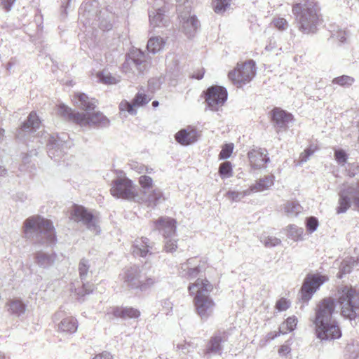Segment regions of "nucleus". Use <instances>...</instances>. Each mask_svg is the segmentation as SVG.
I'll return each mask as SVG.
<instances>
[{
  "mask_svg": "<svg viewBox=\"0 0 359 359\" xmlns=\"http://www.w3.org/2000/svg\"><path fill=\"white\" fill-rule=\"evenodd\" d=\"M250 194V191L246 189L243 191H229L226 194V196L233 202L240 201L245 196Z\"/></svg>",
  "mask_w": 359,
  "mask_h": 359,
  "instance_id": "38",
  "label": "nucleus"
},
{
  "mask_svg": "<svg viewBox=\"0 0 359 359\" xmlns=\"http://www.w3.org/2000/svg\"><path fill=\"white\" fill-rule=\"evenodd\" d=\"M302 210V207L297 201H287L284 204L285 213L289 217L297 216Z\"/></svg>",
  "mask_w": 359,
  "mask_h": 359,
  "instance_id": "33",
  "label": "nucleus"
},
{
  "mask_svg": "<svg viewBox=\"0 0 359 359\" xmlns=\"http://www.w3.org/2000/svg\"><path fill=\"white\" fill-rule=\"evenodd\" d=\"M196 258H189L187 262L182 264L180 273L181 275L188 279H192L197 277L202 273L205 269L206 264L202 260L198 261Z\"/></svg>",
  "mask_w": 359,
  "mask_h": 359,
  "instance_id": "16",
  "label": "nucleus"
},
{
  "mask_svg": "<svg viewBox=\"0 0 359 359\" xmlns=\"http://www.w3.org/2000/svg\"><path fill=\"white\" fill-rule=\"evenodd\" d=\"M336 302L332 297H325L320 300L315 309L313 323L316 333L321 340L339 339L341 336V330L333 318L336 311Z\"/></svg>",
  "mask_w": 359,
  "mask_h": 359,
  "instance_id": "2",
  "label": "nucleus"
},
{
  "mask_svg": "<svg viewBox=\"0 0 359 359\" xmlns=\"http://www.w3.org/2000/svg\"><path fill=\"white\" fill-rule=\"evenodd\" d=\"M356 266H358V262L353 257H348L341 262L340 273L343 274L348 273Z\"/></svg>",
  "mask_w": 359,
  "mask_h": 359,
  "instance_id": "37",
  "label": "nucleus"
},
{
  "mask_svg": "<svg viewBox=\"0 0 359 359\" xmlns=\"http://www.w3.org/2000/svg\"><path fill=\"white\" fill-rule=\"evenodd\" d=\"M274 184V176L267 175L258 180L255 184H252L248 189L251 193L261 192L269 189Z\"/></svg>",
  "mask_w": 359,
  "mask_h": 359,
  "instance_id": "28",
  "label": "nucleus"
},
{
  "mask_svg": "<svg viewBox=\"0 0 359 359\" xmlns=\"http://www.w3.org/2000/svg\"><path fill=\"white\" fill-rule=\"evenodd\" d=\"M289 332H290L289 327L287 326H286L285 322H284L283 323H282L280 325L278 334H286V333H287Z\"/></svg>",
  "mask_w": 359,
  "mask_h": 359,
  "instance_id": "60",
  "label": "nucleus"
},
{
  "mask_svg": "<svg viewBox=\"0 0 359 359\" xmlns=\"http://www.w3.org/2000/svg\"><path fill=\"white\" fill-rule=\"evenodd\" d=\"M24 236L43 245H52L56 241L55 232L50 220L35 215L25 219L23 224Z\"/></svg>",
  "mask_w": 359,
  "mask_h": 359,
  "instance_id": "4",
  "label": "nucleus"
},
{
  "mask_svg": "<svg viewBox=\"0 0 359 359\" xmlns=\"http://www.w3.org/2000/svg\"><path fill=\"white\" fill-rule=\"evenodd\" d=\"M203 75H204V70L201 69V70H199L197 73L194 74L192 75V78H195V79L199 80L203 77Z\"/></svg>",
  "mask_w": 359,
  "mask_h": 359,
  "instance_id": "62",
  "label": "nucleus"
},
{
  "mask_svg": "<svg viewBox=\"0 0 359 359\" xmlns=\"http://www.w3.org/2000/svg\"><path fill=\"white\" fill-rule=\"evenodd\" d=\"M139 183L143 191L153 189V180L149 176L141 175L139 177Z\"/></svg>",
  "mask_w": 359,
  "mask_h": 359,
  "instance_id": "45",
  "label": "nucleus"
},
{
  "mask_svg": "<svg viewBox=\"0 0 359 359\" xmlns=\"http://www.w3.org/2000/svg\"><path fill=\"white\" fill-rule=\"evenodd\" d=\"M345 35H346L345 32H343V33L339 34L338 37L339 38V41L341 42H344L346 41V38Z\"/></svg>",
  "mask_w": 359,
  "mask_h": 359,
  "instance_id": "63",
  "label": "nucleus"
},
{
  "mask_svg": "<svg viewBox=\"0 0 359 359\" xmlns=\"http://www.w3.org/2000/svg\"><path fill=\"white\" fill-rule=\"evenodd\" d=\"M47 146L48 156L51 158H56L57 157L60 156L62 151L59 149V143L57 140L55 139L53 137H51L49 140V142H48Z\"/></svg>",
  "mask_w": 359,
  "mask_h": 359,
  "instance_id": "34",
  "label": "nucleus"
},
{
  "mask_svg": "<svg viewBox=\"0 0 359 359\" xmlns=\"http://www.w3.org/2000/svg\"><path fill=\"white\" fill-rule=\"evenodd\" d=\"M227 99L226 90L218 86L208 88L205 93V102L212 111H218Z\"/></svg>",
  "mask_w": 359,
  "mask_h": 359,
  "instance_id": "13",
  "label": "nucleus"
},
{
  "mask_svg": "<svg viewBox=\"0 0 359 359\" xmlns=\"http://www.w3.org/2000/svg\"><path fill=\"white\" fill-rule=\"evenodd\" d=\"M77 320L73 317L65 318L58 324V330L62 332L72 334L77 330Z\"/></svg>",
  "mask_w": 359,
  "mask_h": 359,
  "instance_id": "30",
  "label": "nucleus"
},
{
  "mask_svg": "<svg viewBox=\"0 0 359 359\" xmlns=\"http://www.w3.org/2000/svg\"><path fill=\"white\" fill-rule=\"evenodd\" d=\"M111 194L117 198L135 200L137 197L136 190L131 180L128 178H118L113 181Z\"/></svg>",
  "mask_w": 359,
  "mask_h": 359,
  "instance_id": "12",
  "label": "nucleus"
},
{
  "mask_svg": "<svg viewBox=\"0 0 359 359\" xmlns=\"http://www.w3.org/2000/svg\"><path fill=\"white\" fill-rule=\"evenodd\" d=\"M272 121L278 133L281 130H286L287 124L292 121V116L283 109L276 108L272 111Z\"/></svg>",
  "mask_w": 359,
  "mask_h": 359,
  "instance_id": "24",
  "label": "nucleus"
},
{
  "mask_svg": "<svg viewBox=\"0 0 359 359\" xmlns=\"http://www.w3.org/2000/svg\"><path fill=\"white\" fill-rule=\"evenodd\" d=\"M278 335H280V334H278V332H271L267 334V335L266 337V340L267 341L273 340L276 337H277Z\"/></svg>",
  "mask_w": 359,
  "mask_h": 359,
  "instance_id": "61",
  "label": "nucleus"
},
{
  "mask_svg": "<svg viewBox=\"0 0 359 359\" xmlns=\"http://www.w3.org/2000/svg\"><path fill=\"white\" fill-rule=\"evenodd\" d=\"M75 104L85 110L86 113L74 112L65 104L58 106V113L64 118L79 124L80 126H100L105 127L109 125V119L100 112L91 114L90 111L96 107V101L90 100L84 93H77L74 95Z\"/></svg>",
  "mask_w": 359,
  "mask_h": 359,
  "instance_id": "1",
  "label": "nucleus"
},
{
  "mask_svg": "<svg viewBox=\"0 0 359 359\" xmlns=\"http://www.w3.org/2000/svg\"><path fill=\"white\" fill-rule=\"evenodd\" d=\"M156 229L163 236L164 238H169L176 235V221L170 217H161L155 222Z\"/></svg>",
  "mask_w": 359,
  "mask_h": 359,
  "instance_id": "20",
  "label": "nucleus"
},
{
  "mask_svg": "<svg viewBox=\"0 0 359 359\" xmlns=\"http://www.w3.org/2000/svg\"><path fill=\"white\" fill-rule=\"evenodd\" d=\"M297 320L294 316L289 317L285 320L286 326L289 327L290 332L294 330L297 325Z\"/></svg>",
  "mask_w": 359,
  "mask_h": 359,
  "instance_id": "56",
  "label": "nucleus"
},
{
  "mask_svg": "<svg viewBox=\"0 0 359 359\" xmlns=\"http://www.w3.org/2000/svg\"><path fill=\"white\" fill-rule=\"evenodd\" d=\"M273 22L274 26L279 30H285L288 27L287 20L282 18L274 19Z\"/></svg>",
  "mask_w": 359,
  "mask_h": 359,
  "instance_id": "52",
  "label": "nucleus"
},
{
  "mask_svg": "<svg viewBox=\"0 0 359 359\" xmlns=\"http://www.w3.org/2000/svg\"><path fill=\"white\" fill-rule=\"evenodd\" d=\"M304 229L294 224L287 226V236L294 241L302 240Z\"/></svg>",
  "mask_w": 359,
  "mask_h": 359,
  "instance_id": "36",
  "label": "nucleus"
},
{
  "mask_svg": "<svg viewBox=\"0 0 359 359\" xmlns=\"http://www.w3.org/2000/svg\"><path fill=\"white\" fill-rule=\"evenodd\" d=\"M354 82V79L349 76L343 75L332 80V83L338 84L341 86L348 87L351 86Z\"/></svg>",
  "mask_w": 359,
  "mask_h": 359,
  "instance_id": "42",
  "label": "nucleus"
},
{
  "mask_svg": "<svg viewBox=\"0 0 359 359\" xmlns=\"http://www.w3.org/2000/svg\"><path fill=\"white\" fill-rule=\"evenodd\" d=\"M219 173L222 178H229L232 176V166L230 162L226 161L220 164Z\"/></svg>",
  "mask_w": 359,
  "mask_h": 359,
  "instance_id": "41",
  "label": "nucleus"
},
{
  "mask_svg": "<svg viewBox=\"0 0 359 359\" xmlns=\"http://www.w3.org/2000/svg\"><path fill=\"white\" fill-rule=\"evenodd\" d=\"M255 74V62L250 60L244 63L238 64L237 67L229 73V78L237 87H241L249 83Z\"/></svg>",
  "mask_w": 359,
  "mask_h": 359,
  "instance_id": "8",
  "label": "nucleus"
},
{
  "mask_svg": "<svg viewBox=\"0 0 359 359\" xmlns=\"http://www.w3.org/2000/svg\"><path fill=\"white\" fill-rule=\"evenodd\" d=\"M165 45V41L160 36L151 37L147 42V50L152 53H156L161 50Z\"/></svg>",
  "mask_w": 359,
  "mask_h": 359,
  "instance_id": "32",
  "label": "nucleus"
},
{
  "mask_svg": "<svg viewBox=\"0 0 359 359\" xmlns=\"http://www.w3.org/2000/svg\"><path fill=\"white\" fill-rule=\"evenodd\" d=\"M121 276L126 287L130 289H140L142 276L138 266H133L126 268Z\"/></svg>",
  "mask_w": 359,
  "mask_h": 359,
  "instance_id": "18",
  "label": "nucleus"
},
{
  "mask_svg": "<svg viewBox=\"0 0 359 359\" xmlns=\"http://www.w3.org/2000/svg\"><path fill=\"white\" fill-rule=\"evenodd\" d=\"M40 121L36 116V114L34 112L30 113L28 116L27 121L23 123L22 128L19 129L18 134L16 135L17 137H20L23 136L24 134L22 133L26 132H32L35 130L36 128L39 127Z\"/></svg>",
  "mask_w": 359,
  "mask_h": 359,
  "instance_id": "27",
  "label": "nucleus"
},
{
  "mask_svg": "<svg viewBox=\"0 0 359 359\" xmlns=\"http://www.w3.org/2000/svg\"><path fill=\"white\" fill-rule=\"evenodd\" d=\"M111 313L116 318H121L123 319L137 318L140 316V311L132 307H112L107 312V314Z\"/></svg>",
  "mask_w": 359,
  "mask_h": 359,
  "instance_id": "26",
  "label": "nucleus"
},
{
  "mask_svg": "<svg viewBox=\"0 0 359 359\" xmlns=\"http://www.w3.org/2000/svg\"><path fill=\"white\" fill-rule=\"evenodd\" d=\"M158 279L155 277H147L144 279L142 278L141 284L140 286V291H146L152 287L156 283Z\"/></svg>",
  "mask_w": 359,
  "mask_h": 359,
  "instance_id": "44",
  "label": "nucleus"
},
{
  "mask_svg": "<svg viewBox=\"0 0 359 359\" xmlns=\"http://www.w3.org/2000/svg\"><path fill=\"white\" fill-rule=\"evenodd\" d=\"M149 101L150 98L145 94L138 93L133 100V104L135 107H139L148 103Z\"/></svg>",
  "mask_w": 359,
  "mask_h": 359,
  "instance_id": "47",
  "label": "nucleus"
},
{
  "mask_svg": "<svg viewBox=\"0 0 359 359\" xmlns=\"http://www.w3.org/2000/svg\"><path fill=\"white\" fill-rule=\"evenodd\" d=\"M267 154V151L265 149L254 148L248 152V156L251 165L254 168L259 169L269 161Z\"/></svg>",
  "mask_w": 359,
  "mask_h": 359,
  "instance_id": "22",
  "label": "nucleus"
},
{
  "mask_svg": "<svg viewBox=\"0 0 359 359\" xmlns=\"http://www.w3.org/2000/svg\"><path fill=\"white\" fill-rule=\"evenodd\" d=\"M179 13L180 27L181 31L189 39L194 37L201 24L196 16L191 15L190 6L182 8L180 5L177 9Z\"/></svg>",
  "mask_w": 359,
  "mask_h": 359,
  "instance_id": "9",
  "label": "nucleus"
},
{
  "mask_svg": "<svg viewBox=\"0 0 359 359\" xmlns=\"http://www.w3.org/2000/svg\"><path fill=\"white\" fill-rule=\"evenodd\" d=\"M292 13L298 29L303 34L316 32L320 22V9L315 0H306L292 6Z\"/></svg>",
  "mask_w": 359,
  "mask_h": 359,
  "instance_id": "3",
  "label": "nucleus"
},
{
  "mask_svg": "<svg viewBox=\"0 0 359 359\" xmlns=\"http://www.w3.org/2000/svg\"><path fill=\"white\" fill-rule=\"evenodd\" d=\"M318 226V221L314 217H310L306 219V228L310 233L314 232Z\"/></svg>",
  "mask_w": 359,
  "mask_h": 359,
  "instance_id": "51",
  "label": "nucleus"
},
{
  "mask_svg": "<svg viewBox=\"0 0 359 359\" xmlns=\"http://www.w3.org/2000/svg\"><path fill=\"white\" fill-rule=\"evenodd\" d=\"M134 107L133 102L130 103L126 100H123L119 104V109L121 111H128L131 115L136 114V110L134 109Z\"/></svg>",
  "mask_w": 359,
  "mask_h": 359,
  "instance_id": "46",
  "label": "nucleus"
},
{
  "mask_svg": "<svg viewBox=\"0 0 359 359\" xmlns=\"http://www.w3.org/2000/svg\"><path fill=\"white\" fill-rule=\"evenodd\" d=\"M291 351V348L287 344L282 345L278 349V354L280 356H285Z\"/></svg>",
  "mask_w": 359,
  "mask_h": 359,
  "instance_id": "58",
  "label": "nucleus"
},
{
  "mask_svg": "<svg viewBox=\"0 0 359 359\" xmlns=\"http://www.w3.org/2000/svg\"><path fill=\"white\" fill-rule=\"evenodd\" d=\"M338 196L337 206L335 208L337 214L345 213L351 205L359 208V180L341 184Z\"/></svg>",
  "mask_w": 359,
  "mask_h": 359,
  "instance_id": "7",
  "label": "nucleus"
},
{
  "mask_svg": "<svg viewBox=\"0 0 359 359\" xmlns=\"http://www.w3.org/2000/svg\"><path fill=\"white\" fill-rule=\"evenodd\" d=\"M327 280V278L320 274L308 275L301 289L302 299L307 302L319 287Z\"/></svg>",
  "mask_w": 359,
  "mask_h": 359,
  "instance_id": "15",
  "label": "nucleus"
},
{
  "mask_svg": "<svg viewBox=\"0 0 359 359\" xmlns=\"http://www.w3.org/2000/svg\"><path fill=\"white\" fill-rule=\"evenodd\" d=\"M338 303L342 316L352 320L359 313V292L352 287H344L339 291Z\"/></svg>",
  "mask_w": 359,
  "mask_h": 359,
  "instance_id": "6",
  "label": "nucleus"
},
{
  "mask_svg": "<svg viewBox=\"0 0 359 359\" xmlns=\"http://www.w3.org/2000/svg\"><path fill=\"white\" fill-rule=\"evenodd\" d=\"M229 0H213L212 7L215 13H223L229 6Z\"/></svg>",
  "mask_w": 359,
  "mask_h": 359,
  "instance_id": "39",
  "label": "nucleus"
},
{
  "mask_svg": "<svg viewBox=\"0 0 359 359\" xmlns=\"http://www.w3.org/2000/svg\"><path fill=\"white\" fill-rule=\"evenodd\" d=\"M61 316H62V311L57 312L54 315V319L55 320H58Z\"/></svg>",
  "mask_w": 359,
  "mask_h": 359,
  "instance_id": "64",
  "label": "nucleus"
},
{
  "mask_svg": "<svg viewBox=\"0 0 359 359\" xmlns=\"http://www.w3.org/2000/svg\"><path fill=\"white\" fill-rule=\"evenodd\" d=\"M34 259L35 262L39 266L46 269L50 266L55 262V255L39 251L36 252Z\"/></svg>",
  "mask_w": 359,
  "mask_h": 359,
  "instance_id": "29",
  "label": "nucleus"
},
{
  "mask_svg": "<svg viewBox=\"0 0 359 359\" xmlns=\"http://www.w3.org/2000/svg\"><path fill=\"white\" fill-rule=\"evenodd\" d=\"M175 140L182 145H189L197 141V131L190 127L180 130L175 135Z\"/></svg>",
  "mask_w": 359,
  "mask_h": 359,
  "instance_id": "25",
  "label": "nucleus"
},
{
  "mask_svg": "<svg viewBox=\"0 0 359 359\" xmlns=\"http://www.w3.org/2000/svg\"><path fill=\"white\" fill-rule=\"evenodd\" d=\"M264 245L267 248L276 247L280 244V239L275 236H267L262 241Z\"/></svg>",
  "mask_w": 359,
  "mask_h": 359,
  "instance_id": "48",
  "label": "nucleus"
},
{
  "mask_svg": "<svg viewBox=\"0 0 359 359\" xmlns=\"http://www.w3.org/2000/svg\"><path fill=\"white\" fill-rule=\"evenodd\" d=\"M161 305L163 307V311L165 313L168 314L172 310V303L169 299H165L162 301Z\"/></svg>",
  "mask_w": 359,
  "mask_h": 359,
  "instance_id": "55",
  "label": "nucleus"
},
{
  "mask_svg": "<svg viewBox=\"0 0 359 359\" xmlns=\"http://www.w3.org/2000/svg\"><path fill=\"white\" fill-rule=\"evenodd\" d=\"M123 71L126 74L142 73L147 68L144 53L140 49L133 48L128 54L123 64Z\"/></svg>",
  "mask_w": 359,
  "mask_h": 359,
  "instance_id": "10",
  "label": "nucleus"
},
{
  "mask_svg": "<svg viewBox=\"0 0 359 359\" xmlns=\"http://www.w3.org/2000/svg\"><path fill=\"white\" fill-rule=\"evenodd\" d=\"M165 11V4L163 0H154L152 8L149 10L150 24L154 27L164 26L166 22Z\"/></svg>",
  "mask_w": 359,
  "mask_h": 359,
  "instance_id": "17",
  "label": "nucleus"
},
{
  "mask_svg": "<svg viewBox=\"0 0 359 359\" xmlns=\"http://www.w3.org/2000/svg\"><path fill=\"white\" fill-rule=\"evenodd\" d=\"M316 147H310L300 154L299 163H303L308 161L309 158L315 152Z\"/></svg>",
  "mask_w": 359,
  "mask_h": 359,
  "instance_id": "50",
  "label": "nucleus"
},
{
  "mask_svg": "<svg viewBox=\"0 0 359 359\" xmlns=\"http://www.w3.org/2000/svg\"><path fill=\"white\" fill-rule=\"evenodd\" d=\"M90 265L89 260L83 258L80 260L78 266L79 277L82 282V286L75 289V292L79 297H83L86 294H90L93 290V285L87 281V278L92 273L90 269Z\"/></svg>",
  "mask_w": 359,
  "mask_h": 359,
  "instance_id": "14",
  "label": "nucleus"
},
{
  "mask_svg": "<svg viewBox=\"0 0 359 359\" xmlns=\"http://www.w3.org/2000/svg\"><path fill=\"white\" fill-rule=\"evenodd\" d=\"M289 302L284 298H282L280 300H278L276 305V308L280 311H285L289 308Z\"/></svg>",
  "mask_w": 359,
  "mask_h": 359,
  "instance_id": "54",
  "label": "nucleus"
},
{
  "mask_svg": "<svg viewBox=\"0 0 359 359\" xmlns=\"http://www.w3.org/2000/svg\"><path fill=\"white\" fill-rule=\"evenodd\" d=\"M154 248V243L146 237L137 238L133 245V253L135 256L145 257L148 254L151 255Z\"/></svg>",
  "mask_w": 359,
  "mask_h": 359,
  "instance_id": "21",
  "label": "nucleus"
},
{
  "mask_svg": "<svg viewBox=\"0 0 359 359\" xmlns=\"http://www.w3.org/2000/svg\"><path fill=\"white\" fill-rule=\"evenodd\" d=\"M196 346L191 341H184L182 343H179L176 345V351H180L182 354H188L191 352Z\"/></svg>",
  "mask_w": 359,
  "mask_h": 359,
  "instance_id": "40",
  "label": "nucleus"
},
{
  "mask_svg": "<svg viewBox=\"0 0 359 359\" xmlns=\"http://www.w3.org/2000/svg\"><path fill=\"white\" fill-rule=\"evenodd\" d=\"M1 6L6 11H11L13 4L16 0H0Z\"/></svg>",
  "mask_w": 359,
  "mask_h": 359,
  "instance_id": "57",
  "label": "nucleus"
},
{
  "mask_svg": "<svg viewBox=\"0 0 359 359\" xmlns=\"http://www.w3.org/2000/svg\"><path fill=\"white\" fill-rule=\"evenodd\" d=\"M99 80L105 84H116L120 81V76L112 75L107 71H102L97 73Z\"/></svg>",
  "mask_w": 359,
  "mask_h": 359,
  "instance_id": "35",
  "label": "nucleus"
},
{
  "mask_svg": "<svg viewBox=\"0 0 359 359\" xmlns=\"http://www.w3.org/2000/svg\"><path fill=\"white\" fill-rule=\"evenodd\" d=\"M177 236H172L169 238H165L164 250L166 252H173L177 248Z\"/></svg>",
  "mask_w": 359,
  "mask_h": 359,
  "instance_id": "43",
  "label": "nucleus"
},
{
  "mask_svg": "<svg viewBox=\"0 0 359 359\" xmlns=\"http://www.w3.org/2000/svg\"><path fill=\"white\" fill-rule=\"evenodd\" d=\"M6 306L8 307V311L11 314L16 316H21L25 311V304L19 299H12L8 301L6 303Z\"/></svg>",
  "mask_w": 359,
  "mask_h": 359,
  "instance_id": "31",
  "label": "nucleus"
},
{
  "mask_svg": "<svg viewBox=\"0 0 359 359\" xmlns=\"http://www.w3.org/2000/svg\"><path fill=\"white\" fill-rule=\"evenodd\" d=\"M142 203L151 208L156 207L165 199L162 191L158 188L142 191Z\"/></svg>",
  "mask_w": 359,
  "mask_h": 359,
  "instance_id": "23",
  "label": "nucleus"
},
{
  "mask_svg": "<svg viewBox=\"0 0 359 359\" xmlns=\"http://www.w3.org/2000/svg\"><path fill=\"white\" fill-rule=\"evenodd\" d=\"M93 359H113L112 355L108 352H103L96 355Z\"/></svg>",
  "mask_w": 359,
  "mask_h": 359,
  "instance_id": "59",
  "label": "nucleus"
},
{
  "mask_svg": "<svg viewBox=\"0 0 359 359\" xmlns=\"http://www.w3.org/2000/svg\"><path fill=\"white\" fill-rule=\"evenodd\" d=\"M212 288V285L206 278H198L188 287L190 294H195L194 302L196 310L203 320H207L214 311L215 304L208 295Z\"/></svg>",
  "mask_w": 359,
  "mask_h": 359,
  "instance_id": "5",
  "label": "nucleus"
},
{
  "mask_svg": "<svg viewBox=\"0 0 359 359\" xmlns=\"http://www.w3.org/2000/svg\"><path fill=\"white\" fill-rule=\"evenodd\" d=\"M70 219L76 222H82L95 234L100 231L98 218L83 206L74 205L70 212Z\"/></svg>",
  "mask_w": 359,
  "mask_h": 359,
  "instance_id": "11",
  "label": "nucleus"
},
{
  "mask_svg": "<svg viewBox=\"0 0 359 359\" xmlns=\"http://www.w3.org/2000/svg\"><path fill=\"white\" fill-rule=\"evenodd\" d=\"M335 159L339 164L346 163L347 156L343 150H337L334 153Z\"/></svg>",
  "mask_w": 359,
  "mask_h": 359,
  "instance_id": "53",
  "label": "nucleus"
},
{
  "mask_svg": "<svg viewBox=\"0 0 359 359\" xmlns=\"http://www.w3.org/2000/svg\"><path fill=\"white\" fill-rule=\"evenodd\" d=\"M228 339V334L226 332H217L210 339L207 344L204 354L206 355L211 354L221 355L222 351V344Z\"/></svg>",
  "mask_w": 359,
  "mask_h": 359,
  "instance_id": "19",
  "label": "nucleus"
},
{
  "mask_svg": "<svg viewBox=\"0 0 359 359\" xmlns=\"http://www.w3.org/2000/svg\"><path fill=\"white\" fill-rule=\"evenodd\" d=\"M233 149V144H225L220 153H219V158L222 159H226L230 157L232 151Z\"/></svg>",
  "mask_w": 359,
  "mask_h": 359,
  "instance_id": "49",
  "label": "nucleus"
}]
</instances>
